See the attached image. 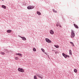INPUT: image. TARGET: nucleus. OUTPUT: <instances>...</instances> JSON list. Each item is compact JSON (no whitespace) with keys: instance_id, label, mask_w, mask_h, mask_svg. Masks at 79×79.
<instances>
[{"instance_id":"obj_11","label":"nucleus","mask_w":79,"mask_h":79,"mask_svg":"<svg viewBox=\"0 0 79 79\" xmlns=\"http://www.w3.org/2000/svg\"><path fill=\"white\" fill-rule=\"evenodd\" d=\"M69 53L70 55H72V51H71V50H69Z\"/></svg>"},{"instance_id":"obj_13","label":"nucleus","mask_w":79,"mask_h":79,"mask_svg":"<svg viewBox=\"0 0 79 79\" xmlns=\"http://www.w3.org/2000/svg\"><path fill=\"white\" fill-rule=\"evenodd\" d=\"M16 55H19V56H22V54L21 53H16Z\"/></svg>"},{"instance_id":"obj_17","label":"nucleus","mask_w":79,"mask_h":79,"mask_svg":"<svg viewBox=\"0 0 79 79\" xmlns=\"http://www.w3.org/2000/svg\"><path fill=\"white\" fill-rule=\"evenodd\" d=\"M70 44H72V46H73V47H74V44L73 43L70 42Z\"/></svg>"},{"instance_id":"obj_2","label":"nucleus","mask_w":79,"mask_h":79,"mask_svg":"<svg viewBox=\"0 0 79 79\" xmlns=\"http://www.w3.org/2000/svg\"><path fill=\"white\" fill-rule=\"evenodd\" d=\"M18 71L19 72H21L22 73H24V70L23 69L20 68L18 69Z\"/></svg>"},{"instance_id":"obj_22","label":"nucleus","mask_w":79,"mask_h":79,"mask_svg":"<svg viewBox=\"0 0 79 79\" xmlns=\"http://www.w3.org/2000/svg\"><path fill=\"white\" fill-rule=\"evenodd\" d=\"M33 51L34 52H36V49L35 48H33Z\"/></svg>"},{"instance_id":"obj_12","label":"nucleus","mask_w":79,"mask_h":79,"mask_svg":"<svg viewBox=\"0 0 79 79\" xmlns=\"http://www.w3.org/2000/svg\"><path fill=\"white\" fill-rule=\"evenodd\" d=\"M2 8H4V9H6V6L2 5Z\"/></svg>"},{"instance_id":"obj_6","label":"nucleus","mask_w":79,"mask_h":79,"mask_svg":"<svg viewBox=\"0 0 79 79\" xmlns=\"http://www.w3.org/2000/svg\"><path fill=\"white\" fill-rule=\"evenodd\" d=\"M62 55L65 58H66L68 56L67 55H66V54H64V53H62Z\"/></svg>"},{"instance_id":"obj_1","label":"nucleus","mask_w":79,"mask_h":79,"mask_svg":"<svg viewBox=\"0 0 79 79\" xmlns=\"http://www.w3.org/2000/svg\"><path fill=\"white\" fill-rule=\"evenodd\" d=\"M71 38H74L75 37V33L74 32L73 30H72L71 35Z\"/></svg>"},{"instance_id":"obj_7","label":"nucleus","mask_w":79,"mask_h":79,"mask_svg":"<svg viewBox=\"0 0 79 79\" xmlns=\"http://www.w3.org/2000/svg\"><path fill=\"white\" fill-rule=\"evenodd\" d=\"M50 34H52V35H53L54 34V31L52 30H50Z\"/></svg>"},{"instance_id":"obj_19","label":"nucleus","mask_w":79,"mask_h":79,"mask_svg":"<svg viewBox=\"0 0 79 79\" xmlns=\"http://www.w3.org/2000/svg\"><path fill=\"white\" fill-rule=\"evenodd\" d=\"M41 50L42 51V52H45V50H44V49L42 48L41 49Z\"/></svg>"},{"instance_id":"obj_23","label":"nucleus","mask_w":79,"mask_h":79,"mask_svg":"<svg viewBox=\"0 0 79 79\" xmlns=\"http://www.w3.org/2000/svg\"><path fill=\"white\" fill-rule=\"evenodd\" d=\"M53 11L54 13H57V11L56 10H55V9H53Z\"/></svg>"},{"instance_id":"obj_16","label":"nucleus","mask_w":79,"mask_h":79,"mask_svg":"<svg viewBox=\"0 0 79 79\" xmlns=\"http://www.w3.org/2000/svg\"><path fill=\"white\" fill-rule=\"evenodd\" d=\"M37 14H38V15H41V13H40V12L38 11L37 12Z\"/></svg>"},{"instance_id":"obj_21","label":"nucleus","mask_w":79,"mask_h":79,"mask_svg":"<svg viewBox=\"0 0 79 79\" xmlns=\"http://www.w3.org/2000/svg\"><path fill=\"white\" fill-rule=\"evenodd\" d=\"M1 54L2 55H5V53L4 52H1Z\"/></svg>"},{"instance_id":"obj_24","label":"nucleus","mask_w":79,"mask_h":79,"mask_svg":"<svg viewBox=\"0 0 79 79\" xmlns=\"http://www.w3.org/2000/svg\"><path fill=\"white\" fill-rule=\"evenodd\" d=\"M58 26H59V23H57V25H56V26L58 27Z\"/></svg>"},{"instance_id":"obj_28","label":"nucleus","mask_w":79,"mask_h":79,"mask_svg":"<svg viewBox=\"0 0 79 79\" xmlns=\"http://www.w3.org/2000/svg\"><path fill=\"white\" fill-rule=\"evenodd\" d=\"M2 0V1H4V0Z\"/></svg>"},{"instance_id":"obj_25","label":"nucleus","mask_w":79,"mask_h":79,"mask_svg":"<svg viewBox=\"0 0 79 79\" xmlns=\"http://www.w3.org/2000/svg\"><path fill=\"white\" fill-rule=\"evenodd\" d=\"M56 54V53H58V52H55Z\"/></svg>"},{"instance_id":"obj_10","label":"nucleus","mask_w":79,"mask_h":79,"mask_svg":"<svg viewBox=\"0 0 79 79\" xmlns=\"http://www.w3.org/2000/svg\"><path fill=\"white\" fill-rule=\"evenodd\" d=\"M22 38V40H26V38H25V37H21Z\"/></svg>"},{"instance_id":"obj_15","label":"nucleus","mask_w":79,"mask_h":79,"mask_svg":"<svg viewBox=\"0 0 79 79\" xmlns=\"http://www.w3.org/2000/svg\"><path fill=\"white\" fill-rule=\"evenodd\" d=\"M15 60H18V59H19V58L18 57H15Z\"/></svg>"},{"instance_id":"obj_9","label":"nucleus","mask_w":79,"mask_h":79,"mask_svg":"<svg viewBox=\"0 0 79 79\" xmlns=\"http://www.w3.org/2000/svg\"><path fill=\"white\" fill-rule=\"evenodd\" d=\"M74 26L75 28H77V29L79 28V27L77 26L76 24H74Z\"/></svg>"},{"instance_id":"obj_8","label":"nucleus","mask_w":79,"mask_h":79,"mask_svg":"<svg viewBox=\"0 0 79 79\" xmlns=\"http://www.w3.org/2000/svg\"><path fill=\"white\" fill-rule=\"evenodd\" d=\"M12 31L10 30H8L7 31V33H10V32H11Z\"/></svg>"},{"instance_id":"obj_14","label":"nucleus","mask_w":79,"mask_h":79,"mask_svg":"<svg viewBox=\"0 0 79 79\" xmlns=\"http://www.w3.org/2000/svg\"><path fill=\"white\" fill-rule=\"evenodd\" d=\"M74 72L76 73L77 72V70L76 69H75L74 70Z\"/></svg>"},{"instance_id":"obj_3","label":"nucleus","mask_w":79,"mask_h":79,"mask_svg":"<svg viewBox=\"0 0 79 79\" xmlns=\"http://www.w3.org/2000/svg\"><path fill=\"white\" fill-rule=\"evenodd\" d=\"M45 40L46 42H48V43H52V41H51V40H49V39L48 38H46Z\"/></svg>"},{"instance_id":"obj_20","label":"nucleus","mask_w":79,"mask_h":79,"mask_svg":"<svg viewBox=\"0 0 79 79\" xmlns=\"http://www.w3.org/2000/svg\"><path fill=\"white\" fill-rule=\"evenodd\" d=\"M34 79H37V76H34Z\"/></svg>"},{"instance_id":"obj_26","label":"nucleus","mask_w":79,"mask_h":79,"mask_svg":"<svg viewBox=\"0 0 79 79\" xmlns=\"http://www.w3.org/2000/svg\"><path fill=\"white\" fill-rule=\"evenodd\" d=\"M68 57H69V56H68Z\"/></svg>"},{"instance_id":"obj_27","label":"nucleus","mask_w":79,"mask_h":79,"mask_svg":"<svg viewBox=\"0 0 79 79\" xmlns=\"http://www.w3.org/2000/svg\"><path fill=\"white\" fill-rule=\"evenodd\" d=\"M60 26V27H61V26Z\"/></svg>"},{"instance_id":"obj_4","label":"nucleus","mask_w":79,"mask_h":79,"mask_svg":"<svg viewBox=\"0 0 79 79\" xmlns=\"http://www.w3.org/2000/svg\"><path fill=\"white\" fill-rule=\"evenodd\" d=\"M34 8V6H30L27 7V9L28 10H32V9H33Z\"/></svg>"},{"instance_id":"obj_18","label":"nucleus","mask_w":79,"mask_h":79,"mask_svg":"<svg viewBox=\"0 0 79 79\" xmlns=\"http://www.w3.org/2000/svg\"><path fill=\"white\" fill-rule=\"evenodd\" d=\"M54 47L57 48H59V46L54 45Z\"/></svg>"},{"instance_id":"obj_5","label":"nucleus","mask_w":79,"mask_h":79,"mask_svg":"<svg viewBox=\"0 0 79 79\" xmlns=\"http://www.w3.org/2000/svg\"><path fill=\"white\" fill-rule=\"evenodd\" d=\"M36 76L40 78V79H43V76H40V75L39 74H36Z\"/></svg>"}]
</instances>
